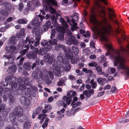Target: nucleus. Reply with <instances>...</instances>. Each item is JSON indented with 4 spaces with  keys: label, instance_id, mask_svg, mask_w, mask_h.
Returning a JSON list of instances; mask_svg holds the SVG:
<instances>
[{
    "label": "nucleus",
    "instance_id": "obj_15",
    "mask_svg": "<svg viewBox=\"0 0 129 129\" xmlns=\"http://www.w3.org/2000/svg\"><path fill=\"white\" fill-rule=\"evenodd\" d=\"M44 59L45 62H48L50 64H52L53 60L52 56H50L49 54L45 55Z\"/></svg>",
    "mask_w": 129,
    "mask_h": 129
},
{
    "label": "nucleus",
    "instance_id": "obj_23",
    "mask_svg": "<svg viewBox=\"0 0 129 129\" xmlns=\"http://www.w3.org/2000/svg\"><path fill=\"white\" fill-rule=\"evenodd\" d=\"M25 29L24 28L20 30V31L17 34L16 36L19 38H22L25 36Z\"/></svg>",
    "mask_w": 129,
    "mask_h": 129
},
{
    "label": "nucleus",
    "instance_id": "obj_38",
    "mask_svg": "<svg viewBox=\"0 0 129 129\" xmlns=\"http://www.w3.org/2000/svg\"><path fill=\"white\" fill-rule=\"evenodd\" d=\"M61 48H62L64 50H65L66 47L64 45H62L59 44L55 47V49L57 50H59Z\"/></svg>",
    "mask_w": 129,
    "mask_h": 129
},
{
    "label": "nucleus",
    "instance_id": "obj_49",
    "mask_svg": "<svg viewBox=\"0 0 129 129\" xmlns=\"http://www.w3.org/2000/svg\"><path fill=\"white\" fill-rule=\"evenodd\" d=\"M27 98H26L25 97H21L20 99L21 103L23 105L24 104L25 101L26 100Z\"/></svg>",
    "mask_w": 129,
    "mask_h": 129
},
{
    "label": "nucleus",
    "instance_id": "obj_34",
    "mask_svg": "<svg viewBox=\"0 0 129 129\" xmlns=\"http://www.w3.org/2000/svg\"><path fill=\"white\" fill-rule=\"evenodd\" d=\"M82 52L84 55H88L90 54V50L88 48H86L83 49Z\"/></svg>",
    "mask_w": 129,
    "mask_h": 129
},
{
    "label": "nucleus",
    "instance_id": "obj_63",
    "mask_svg": "<svg viewBox=\"0 0 129 129\" xmlns=\"http://www.w3.org/2000/svg\"><path fill=\"white\" fill-rule=\"evenodd\" d=\"M66 33L69 36L71 37L72 36V34L70 30H67L66 31Z\"/></svg>",
    "mask_w": 129,
    "mask_h": 129
},
{
    "label": "nucleus",
    "instance_id": "obj_60",
    "mask_svg": "<svg viewBox=\"0 0 129 129\" xmlns=\"http://www.w3.org/2000/svg\"><path fill=\"white\" fill-rule=\"evenodd\" d=\"M96 58V56L95 54L91 55L89 56V58L92 59H94Z\"/></svg>",
    "mask_w": 129,
    "mask_h": 129
},
{
    "label": "nucleus",
    "instance_id": "obj_16",
    "mask_svg": "<svg viewBox=\"0 0 129 129\" xmlns=\"http://www.w3.org/2000/svg\"><path fill=\"white\" fill-rule=\"evenodd\" d=\"M56 16L57 19L58 18V17L59 16L60 17V21L64 27L67 28L68 27V26L66 22L64 21L63 18L61 17V16L60 14H57L56 15Z\"/></svg>",
    "mask_w": 129,
    "mask_h": 129
},
{
    "label": "nucleus",
    "instance_id": "obj_45",
    "mask_svg": "<svg viewBox=\"0 0 129 129\" xmlns=\"http://www.w3.org/2000/svg\"><path fill=\"white\" fill-rule=\"evenodd\" d=\"M24 7L23 4L20 2L18 5V9L21 12L22 11Z\"/></svg>",
    "mask_w": 129,
    "mask_h": 129
},
{
    "label": "nucleus",
    "instance_id": "obj_54",
    "mask_svg": "<svg viewBox=\"0 0 129 129\" xmlns=\"http://www.w3.org/2000/svg\"><path fill=\"white\" fill-rule=\"evenodd\" d=\"M48 43V42L47 40H43L41 42V45L43 46H46Z\"/></svg>",
    "mask_w": 129,
    "mask_h": 129
},
{
    "label": "nucleus",
    "instance_id": "obj_19",
    "mask_svg": "<svg viewBox=\"0 0 129 129\" xmlns=\"http://www.w3.org/2000/svg\"><path fill=\"white\" fill-rule=\"evenodd\" d=\"M97 82L100 85H104L105 83H107L106 79L101 78H98L97 79Z\"/></svg>",
    "mask_w": 129,
    "mask_h": 129
},
{
    "label": "nucleus",
    "instance_id": "obj_25",
    "mask_svg": "<svg viewBox=\"0 0 129 129\" xmlns=\"http://www.w3.org/2000/svg\"><path fill=\"white\" fill-rule=\"evenodd\" d=\"M0 13L1 15L3 17V19L6 18L8 15L7 12L4 9L1 10Z\"/></svg>",
    "mask_w": 129,
    "mask_h": 129
},
{
    "label": "nucleus",
    "instance_id": "obj_18",
    "mask_svg": "<svg viewBox=\"0 0 129 129\" xmlns=\"http://www.w3.org/2000/svg\"><path fill=\"white\" fill-rule=\"evenodd\" d=\"M17 68L15 65H14L10 66L7 69L8 72L11 73H15Z\"/></svg>",
    "mask_w": 129,
    "mask_h": 129
},
{
    "label": "nucleus",
    "instance_id": "obj_57",
    "mask_svg": "<svg viewBox=\"0 0 129 129\" xmlns=\"http://www.w3.org/2000/svg\"><path fill=\"white\" fill-rule=\"evenodd\" d=\"M64 83V81L62 79H60L59 80V82L58 83L57 85L58 86H61L62 84Z\"/></svg>",
    "mask_w": 129,
    "mask_h": 129
},
{
    "label": "nucleus",
    "instance_id": "obj_20",
    "mask_svg": "<svg viewBox=\"0 0 129 129\" xmlns=\"http://www.w3.org/2000/svg\"><path fill=\"white\" fill-rule=\"evenodd\" d=\"M17 41V38L14 36H12L10 38L8 43L10 45H14L16 43Z\"/></svg>",
    "mask_w": 129,
    "mask_h": 129
},
{
    "label": "nucleus",
    "instance_id": "obj_1",
    "mask_svg": "<svg viewBox=\"0 0 129 129\" xmlns=\"http://www.w3.org/2000/svg\"><path fill=\"white\" fill-rule=\"evenodd\" d=\"M17 83L16 82L13 83L11 85L12 91L10 95H8V96L9 102L11 104L15 102V99L11 94L13 93L14 94L17 95V93L19 95H20L22 93L24 90L26 89V87L25 85L20 84L19 86V89L17 90Z\"/></svg>",
    "mask_w": 129,
    "mask_h": 129
},
{
    "label": "nucleus",
    "instance_id": "obj_43",
    "mask_svg": "<svg viewBox=\"0 0 129 129\" xmlns=\"http://www.w3.org/2000/svg\"><path fill=\"white\" fill-rule=\"evenodd\" d=\"M49 43L51 45H56L57 44V41L55 39H52L49 41Z\"/></svg>",
    "mask_w": 129,
    "mask_h": 129
},
{
    "label": "nucleus",
    "instance_id": "obj_62",
    "mask_svg": "<svg viewBox=\"0 0 129 129\" xmlns=\"http://www.w3.org/2000/svg\"><path fill=\"white\" fill-rule=\"evenodd\" d=\"M99 75H104L106 77H107L108 76V74H107V73H106L104 72H102L100 74H99Z\"/></svg>",
    "mask_w": 129,
    "mask_h": 129
},
{
    "label": "nucleus",
    "instance_id": "obj_52",
    "mask_svg": "<svg viewBox=\"0 0 129 129\" xmlns=\"http://www.w3.org/2000/svg\"><path fill=\"white\" fill-rule=\"evenodd\" d=\"M55 30L54 29H52L51 32V36L50 37V38L51 39L55 35Z\"/></svg>",
    "mask_w": 129,
    "mask_h": 129
},
{
    "label": "nucleus",
    "instance_id": "obj_40",
    "mask_svg": "<svg viewBox=\"0 0 129 129\" xmlns=\"http://www.w3.org/2000/svg\"><path fill=\"white\" fill-rule=\"evenodd\" d=\"M65 110L64 108H62L61 110L60 111H58L57 112V114H59V116L61 117H62L63 116V114H61V113H64Z\"/></svg>",
    "mask_w": 129,
    "mask_h": 129
},
{
    "label": "nucleus",
    "instance_id": "obj_46",
    "mask_svg": "<svg viewBox=\"0 0 129 129\" xmlns=\"http://www.w3.org/2000/svg\"><path fill=\"white\" fill-rule=\"evenodd\" d=\"M57 61L59 62H62L64 63V60L62 59V56L60 55L58 56L57 57Z\"/></svg>",
    "mask_w": 129,
    "mask_h": 129
},
{
    "label": "nucleus",
    "instance_id": "obj_44",
    "mask_svg": "<svg viewBox=\"0 0 129 129\" xmlns=\"http://www.w3.org/2000/svg\"><path fill=\"white\" fill-rule=\"evenodd\" d=\"M95 69L98 72V74L99 75V74H100L102 72V68L100 66H96V67Z\"/></svg>",
    "mask_w": 129,
    "mask_h": 129
},
{
    "label": "nucleus",
    "instance_id": "obj_58",
    "mask_svg": "<svg viewBox=\"0 0 129 129\" xmlns=\"http://www.w3.org/2000/svg\"><path fill=\"white\" fill-rule=\"evenodd\" d=\"M73 112L72 110L69 111H67V115L69 116H70L72 115V113Z\"/></svg>",
    "mask_w": 129,
    "mask_h": 129
},
{
    "label": "nucleus",
    "instance_id": "obj_21",
    "mask_svg": "<svg viewBox=\"0 0 129 129\" xmlns=\"http://www.w3.org/2000/svg\"><path fill=\"white\" fill-rule=\"evenodd\" d=\"M4 57H6L7 59H11V61L10 62H5L4 66H5L7 65L8 64H10L12 63L13 61V60L12 59V56L11 55H4Z\"/></svg>",
    "mask_w": 129,
    "mask_h": 129
},
{
    "label": "nucleus",
    "instance_id": "obj_14",
    "mask_svg": "<svg viewBox=\"0 0 129 129\" xmlns=\"http://www.w3.org/2000/svg\"><path fill=\"white\" fill-rule=\"evenodd\" d=\"M47 111H48L47 110L44 109L42 111V112L44 114L39 115L38 118L40 120L41 119V120L40 122V123L41 124H42L43 122L44 118L47 116V115L45 113H47Z\"/></svg>",
    "mask_w": 129,
    "mask_h": 129
},
{
    "label": "nucleus",
    "instance_id": "obj_56",
    "mask_svg": "<svg viewBox=\"0 0 129 129\" xmlns=\"http://www.w3.org/2000/svg\"><path fill=\"white\" fill-rule=\"evenodd\" d=\"M45 74L46 75V73H45ZM46 75H47V76L46 78H45V79L46 78V84H47L48 85L49 84H50L51 82L52 81H51L50 80V79H47V78L48 77V75L46 74ZM45 79H44V80H45Z\"/></svg>",
    "mask_w": 129,
    "mask_h": 129
},
{
    "label": "nucleus",
    "instance_id": "obj_8",
    "mask_svg": "<svg viewBox=\"0 0 129 129\" xmlns=\"http://www.w3.org/2000/svg\"><path fill=\"white\" fill-rule=\"evenodd\" d=\"M64 51L65 52L66 55L68 58L71 59V62L73 63H75V61H74L73 59H72L73 57V55L71 51V48L69 47L67 48H66L65 50Z\"/></svg>",
    "mask_w": 129,
    "mask_h": 129
},
{
    "label": "nucleus",
    "instance_id": "obj_30",
    "mask_svg": "<svg viewBox=\"0 0 129 129\" xmlns=\"http://www.w3.org/2000/svg\"><path fill=\"white\" fill-rule=\"evenodd\" d=\"M16 49L15 47L14 46H12L9 47H6V50L11 52V53L14 52Z\"/></svg>",
    "mask_w": 129,
    "mask_h": 129
},
{
    "label": "nucleus",
    "instance_id": "obj_28",
    "mask_svg": "<svg viewBox=\"0 0 129 129\" xmlns=\"http://www.w3.org/2000/svg\"><path fill=\"white\" fill-rule=\"evenodd\" d=\"M47 52V50L46 48H43L40 49L39 50V51L38 52V54H39L42 55H43L46 53Z\"/></svg>",
    "mask_w": 129,
    "mask_h": 129
},
{
    "label": "nucleus",
    "instance_id": "obj_48",
    "mask_svg": "<svg viewBox=\"0 0 129 129\" xmlns=\"http://www.w3.org/2000/svg\"><path fill=\"white\" fill-rule=\"evenodd\" d=\"M97 64L96 62H92L89 63L88 65L90 67H96L97 66Z\"/></svg>",
    "mask_w": 129,
    "mask_h": 129
},
{
    "label": "nucleus",
    "instance_id": "obj_4",
    "mask_svg": "<svg viewBox=\"0 0 129 129\" xmlns=\"http://www.w3.org/2000/svg\"><path fill=\"white\" fill-rule=\"evenodd\" d=\"M43 2H46L47 5H44L43 7H45L46 11L49 10L51 13L54 14L55 13V10L53 8L50 6L51 4L52 5L56 6H57V2L56 0H43Z\"/></svg>",
    "mask_w": 129,
    "mask_h": 129
},
{
    "label": "nucleus",
    "instance_id": "obj_27",
    "mask_svg": "<svg viewBox=\"0 0 129 129\" xmlns=\"http://www.w3.org/2000/svg\"><path fill=\"white\" fill-rule=\"evenodd\" d=\"M3 4L5 6V8L7 10H10L11 9V4L8 2H4Z\"/></svg>",
    "mask_w": 129,
    "mask_h": 129
},
{
    "label": "nucleus",
    "instance_id": "obj_6",
    "mask_svg": "<svg viewBox=\"0 0 129 129\" xmlns=\"http://www.w3.org/2000/svg\"><path fill=\"white\" fill-rule=\"evenodd\" d=\"M32 76L34 78H37V81L38 82H40L43 79H45L47 76L45 74V72L44 71H42L40 72L39 74H37V73L35 72H33L32 74Z\"/></svg>",
    "mask_w": 129,
    "mask_h": 129
},
{
    "label": "nucleus",
    "instance_id": "obj_35",
    "mask_svg": "<svg viewBox=\"0 0 129 129\" xmlns=\"http://www.w3.org/2000/svg\"><path fill=\"white\" fill-rule=\"evenodd\" d=\"M93 79H92L90 81V83L92 87L94 89L97 86V83L94 81Z\"/></svg>",
    "mask_w": 129,
    "mask_h": 129
},
{
    "label": "nucleus",
    "instance_id": "obj_32",
    "mask_svg": "<svg viewBox=\"0 0 129 129\" xmlns=\"http://www.w3.org/2000/svg\"><path fill=\"white\" fill-rule=\"evenodd\" d=\"M12 77L11 76H8L5 79L6 82H7L6 85L7 86L8 84H9L12 82Z\"/></svg>",
    "mask_w": 129,
    "mask_h": 129
},
{
    "label": "nucleus",
    "instance_id": "obj_29",
    "mask_svg": "<svg viewBox=\"0 0 129 129\" xmlns=\"http://www.w3.org/2000/svg\"><path fill=\"white\" fill-rule=\"evenodd\" d=\"M51 19L52 20V23L54 27H58V24L57 23V22L56 19L55 18V17L53 15L51 18Z\"/></svg>",
    "mask_w": 129,
    "mask_h": 129
},
{
    "label": "nucleus",
    "instance_id": "obj_9",
    "mask_svg": "<svg viewBox=\"0 0 129 129\" xmlns=\"http://www.w3.org/2000/svg\"><path fill=\"white\" fill-rule=\"evenodd\" d=\"M79 41L76 39V37L74 36L70 37L67 42V43L69 45H71L72 44L77 45L79 44Z\"/></svg>",
    "mask_w": 129,
    "mask_h": 129
},
{
    "label": "nucleus",
    "instance_id": "obj_39",
    "mask_svg": "<svg viewBox=\"0 0 129 129\" xmlns=\"http://www.w3.org/2000/svg\"><path fill=\"white\" fill-rule=\"evenodd\" d=\"M7 90L5 91L4 94L3 96L4 99V101H6L7 100V94H9L10 93V91L8 88H7Z\"/></svg>",
    "mask_w": 129,
    "mask_h": 129
},
{
    "label": "nucleus",
    "instance_id": "obj_59",
    "mask_svg": "<svg viewBox=\"0 0 129 129\" xmlns=\"http://www.w3.org/2000/svg\"><path fill=\"white\" fill-rule=\"evenodd\" d=\"M80 46L82 48H85L86 47L85 44L83 42H81L80 43Z\"/></svg>",
    "mask_w": 129,
    "mask_h": 129
},
{
    "label": "nucleus",
    "instance_id": "obj_37",
    "mask_svg": "<svg viewBox=\"0 0 129 129\" xmlns=\"http://www.w3.org/2000/svg\"><path fill=\"white\" fill-rule=\"evenodd\" d=\"M24 59L23 57H22L20 59L19 63H18V65L19 67V71L20 72H21L22 70V68L21 67H19V66L22 65L23 63V62Z\"/></svg>",
    "mask_w": 129,
    "mask_h": 129
},
{
    "label": "nucleus",
    "instance_id": "obj_5",
    "mask_svg": "<svg viewBox=\"0 0 129 129\" xmlns=\"http://www.w3.org/2000/svg\"><path fill=\"white\" fill-rule=\"evenodd\" d=\"M72 19H71V22L68 19H67V22L70 24L72 26L71 27V30L73 31L75 30L77 28V23L75 22V21H77L78 19L79 15L77 13L74 14L72 16Z\"/></svg>",
    "mask_w": 129,
    "mask_h": 129
},
{
    "label": "nucleus",
    "instance_id": "obj_51",
    "mask_svg": "<svg viewBox=\"0 0 129 129\" xmlns=\"http://www.w3.org/2000/svg\"><path fill=\"white\" fill-rule=\"evenodd\" d=\"M90 35V34L89 32L88 31H87L83 35V36L85 37H87L88 39H89V36Z\"/></svg>",
    "mask_w": 129,
    "mask_h": 129
},
{
    "label": "nucleus",
    "instance_id": "obj_47",
    "mask_svg": "<svg viewBox=\"0 0 129 129\" xmlns=\"http://www.w3.org/2000/svg\"><path fill=\"white\" fill-rule=\"evenodd\" d=\"M45 108L48 111H50L52 109V107L50 105H46L45 106Z\"/></svg>",
    "mask_w": 129,
    "mask_h": 129
},
{
    "label": "nucleus",
    "instance_id": "obj_24",
    "mask_svg": "<svg viewBox=\"0 0 129 129\" xmlns=\"http://www.w3.org/2000/svg\"><path fill=\"white\" fill-rule=\"evenodd\" d=\"M116 31L117 33H121V38L123 40H124L126 39V37L124 34V31L122 30L121 28H119V29H117Z\"/></svg>",
    "mask_w": 129,
    "mask_h": 129
},
{
    "label": "nucleus",
    "instance_id": "obj_22",
    "mask_svg": "<svg viewBox=\"0 0 129 129\" xmlns=\"http://www.w3.org/2000/svg\"><path fill=\"white\" fill-rule=\"evenodd\" d=\"M115 16L116 15L114 14L109 13V18L113 22L118 24V22L115 19H114V20L113 19V18H114Z\"/></svg>",
    "mask_w": 129,
    "mask_h": 129
},
{
    "label": "nucleus",
    "instance_id": "obj_26",
    "mask_svg": "<svg viewBox=\"0 0 129 129\" xmlns=\"http://www.w3.org/2000/svg\"><path fill=\"white\" fill-rule=\"evenodd\" d=\"M41 109L40 107H38L36 108L33 111V114L32 115V117L34 119L35 118V116L37 114L39 113L41 111Z\"/></svg>",
    "mask_w": 129,
    "mask_h": 129
},
{
    "label": "nucleus",
    "instance_id": "obj_13",
    "mask_svg": "<svg viewBox=\"0 0 129 129\" xmlns=\"http://www.w3.org/2000/svg\"><path fill=\"white\" fill-rule=\"evenodd\" d=\"M67 96H64L63 99L64 101H66V103H67L68 105H69L72 101L71 99L73 96H72L71 93H68L67 94Z\"/></svg>",
    "mask_w": 129,
    "mask_h": 129
},
{
    "label": "nucleus",
    "instance_id": "obj_3",
    "mask_svg": "<svg viewBox=\"0 0 129 129\" xmlns=\"http://www.w3.org/2000/svg\"><path fill=\"white\" fill-rule=\"evenodd\" d=\"M23 114V110L22 109L20 106L17 107L13 112L10 115V119L12 123H14L16 119L15 117L17 116L18 117V120L21 122H22L23 120V119H22L23 117L22 116Z\"/></svg>",
    "mask_w": 129,
    "mask_h": 129
},
{
    "label": "nucleus",
    "instance_id": "obj_61",
    "mask_svg": "<svg viewBox=\"0 0 129 129\" xmlns=\"http://www.w3.org/2000/svg\"><path fill=\"white\" fill-rule=\"evenodd\" d=\"M49 74L50 76V78L52 79H53L54 76L53 73L51 71H49Z\"/></svg>",
    "mask_w": 129,
    "mask_h": 129
},
{
    "label": "nucleus",
    "instance_id": "obj_64",
    "mask_svg": "<svg viewBox=\"0 0 129 129\" xmlns=\"http://www.w3.org/2000/svg\"><path fill=\"white\" fill-rule=\"evenodd\" d=\"M84 84H82V86L79 89L80 91H82L84 89Z\"/></svg>",
    "mask_w": 129,
    "mask_h": 129
},
{
    "label": "nucleus",
    "instance_id": "obj_50",
    "mask_svg": "<svg viewBox=\"0 0 129 129\" xmlns=\"http://www.w3.org/2000/svg\"><path fill=\"white\" fill-rule=\"evenodd\" d=\"M81 104V103L80 102L78 101L73 105V108L76 107L77 106H80Z\"/></svg>",
    "mask_w": 129,
    "mask_h": 129
},
{
    "label": "nucleus",
    "instance_id": "obj_55",
    "mask_svg": "<svg viewBox=\"0 0 129 129\" xmlns=\"http://www.w3.org/2000/svg\"><path fill=\"white\" fill-rule=\"evenodd\" d=\"M30 104V102L27 98L26 99V100L24 102V104L23 105L25 106H28Z\"/></svg>",
    "mask_w": 129,
    "mask_h": 129
},
{
    "label": "nucleus",
    "instance_id": "obj_42",
    "mask_svg": "<svg viewBox=\"0 0 129 129\" xmlns=\"http://www.w3.org/2000/svg\"><path fill=\"white\" fill-rule=\"evenodd\" d=\"M83 71L85 72V73H88L90 74H92L93 72L90 70H87L86 68H83L82 69Z\"/></svg>",
    "mask_w": 129,
    "mask_h": 129
},
{
    "label": "nucleus",
    "instance_id": "obj_12",
    "mask_svg": "<svg viewBox=\"0 0 129 129\" xmlns=\"http://www.w3.org/2000/svg\"><path fill=\"white\" fill-rule=\"evenodd\" d=\"M31 23L32 25L35 27L33 29L37 28L41 29V28L40 27V22L39 21V19L38 17H36L32 21Z\"/></svg>",
    "mask_w": 129,
    "mask_h": 129
},
{
    "label": "nucleus",
    "instance_id": "obj_33",
    "mask_svg": "<svg viewBox=\"0 0 129 129\" xmlns=\"http://www.w3.org/2000/svg\"><path fill=\"white\" fill-rule=\"evenodd\" d=\"M30 62H27L24 64V67L26 70L29 71L30 70L31 65Z\"/></svg>",
    "mask_w": 129,
    "mask_h": 129
},
{
    "label": "nucleus",
    "instance_id": "obj_36",
    "mask_svg": "<svg viewBox=\"0 0 129 129\" xmlns=\"http://www.w3.org/2000/svg\"><path fill=\"white\" fill-rule=\"evenodd\" d=\"M72 49L75 54H77L79 53V49L77 47L73 46L72 47Z\"/></svg>",
    "mask_w": 129,
    "mask_h": 129
},
{
    "label": "nucleus",
    "instance_id": "obj_2",
    "mask_svg": "<svg viewBox=\"0 0 129 129\" xmlns=\"http://www.w3.org/2000/svg\"><path fill=\"white\" fill-rule=\"evenodd\" d=\"M35 42L34 39L32 38H30L29 37H27L26 40L24 41H21L19 42L18 45V47L19 49H22L23 46H24V47L26 49H24L19 52L20 55L17 58V60H18L21 58L23 56L25 55V54L28 51L29 45V44H30L31 43H33Z\"/></svg>",
    "mask_w": 129,
    "mask_h": 129
},
{
    "label": "nucleus",
    "instance_id": "obj_41",
    "mask_svg": "<svg viewBox=\"0 0 129 129\" xmlns=\"http://www.w3.org/2000/svg\"><path fill=\"white\" fill-rule=\"evenodd\" d=\"M30 127V123L28 121H27L24 124V129H28Z\"/></svg>",
    "mask_w": 129,
    "mask_h": 129
},
{
    "label": "nucleus",
    "instance_id": "obj_17",
    "mask_svg": "<svg viewBox=\"0 0 129 129\" xmlns=\"http://www.w3.org/2000/svg\"><path fill=\"white\" fill-rule=\"evenodd\" d=\"M83 94L86 96V97L88 98L92 94L94 93V90L92 89L90 90H85L83 91Z\"/></svg>",
    "mask_w": 129,
    "mask_h": 129
},
{
    "label": "nucleus",
    "instance_id": "obj_7",
    "mask_svg": "<svg viewBox=\"0 0 129 129\" xmlns=\"http://www.w3.org/2000/svg\"><path fill=\"white\" fill-rule=\"evenodd\" d=\"M28 44L29 45V44L30 45L31 49L32 50L33 52L28 53L27 54V57L29 59L32 58L34 59L36 57L37 54L38 53V52L39 51L38 49L37 48H34V46L32 45L33 43H31L30 44H29L28 43Z\"/></svg>",
    "mask_w": 129,
    "mask_h": 129
},
{
    "label": "nucleus",
    "instance_id": "obj_11",
    "mask_svg": "<svg viewBox=\"0 0 129 129\" xmlns=\"http://www.w3.org/2000/svg\"><path fill=\"white\" fill-rule=\"evenodd\" d=\"M42 31V29H34L33 30L32 33H33L35 34H36V41H39L40 40L41 37L40 34Z\"/></svg>",
    "mask_w": 129,
    "mask_h": 129
},
{
    "label": "nucleus",
    "instance_id": "obj_10",
    "mask_svg": "<svg viewBox=\"0 0 129 129\" xmlns=\"http://www.w3.org/2000/svg\"><path fill=\"white\" fill-rule=\"evenodd\" d=\"M57 31L60 33L58 37L60 40H63L64 39V34L65 33L66 31L64 28L62 27H58L57 28Z\"/></svg>",
    "mask_w": 129,
    "mask_h": 129
},
{
    "label": "nucleus",
    "instance_id": "obj_31",
    "mask_svg": "<svg viewBox=\"0 0 129 129\" xmlns=\"http://www.w3.org/2000/svg\"><path fill=\"white\" fill-rule=\"evenodd\" d=\"M17 22L20 24H26L27 22V21L26 19H20L16 21Z\"/></svg>",
    "mask_w": 129,
    "mask_h": 129
},
{
    "label": "nucleus",
    "instance_id": "obj_53",
    "mask_svg": "<svg viewBox=\"0 0 129 129\" xmlns=\"http://www.w3.org/2000/svg\"><path fill=\"white\" fill-rule=\"evenodd\" d=\"M100 58V62H102L105 61L106 60V58L104 55H102Z\"/></svg>",
    "mask_w": 129,
    "mask_h": 129
}]
</instances>
